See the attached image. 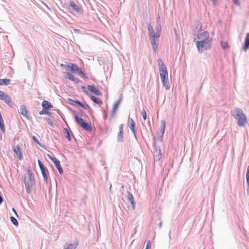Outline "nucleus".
<instances>
[{"instance_id": "obj_38", "label": "nucleus", "mask_w": 249, "mask_h": 249, "mask_svg": "<svg viewBox=\"0 0 249 249\" xmlns=\"http://www.w3.org/2000/svg\"><path fill=\"white\" fill-rule=\"evenodd\" d=\"M246 179L247 184H249V165L247 167V173H246Z\"/></svg>"}, {"instance_id": "obj_17", "label": "nucleus", "mask_w": 249, "mask_h": 249, "mask_svg": "<svg viewBox=\"0 0 249 249\" xmlns=\"http://www.w3.org/2000/svg\"><path fill=\"white\" fill-rule=\"evenodd\" d=\"M42 107L46 110H50L53 107V105L48 101L43 100L42 102Z\"/></svg>"}, {"instance_id": "obj_23", "label": "nucleus", "mask_w": 249, "mask_h": 249, "mask_svg": "<svg viewBox=\"0 0 249 249\" xmlns=\"http://www.w3.org/2000/svg\"><path fill=\"white\" fill-rule=\"evenodd\" d=\"M70 6L72 8L75 12L78 13L80 12V9L79 6L73 1H71L70 3Z\"/></svg>"}, {"instance_id": "obj_43", "label": "nucleus", "mask_w": 249, "mask_h": 249, "mask_svg": "<svg viewBox=\"0 0 249 249\" xmlns=\"http://www.w3.org/2000/svg\"><path fill=\"white\" fill-rule=\"evenodd\" d=\"M66 73V75H65V77L66 78H68L69 79H71V77H72V74H71L70 72H65Z\"/></svg>"}, {"instance_id": "obj_39", "label": "nucleus", "mask_w": 249, "mask_h": 249, "mask_svg": "<svg viewBox=\"0 0 249 249\" xmlns=\"http://www.w3.org/2000/svg\"><path fill=\"white\" fill-rule=\"evenodd\" d=\"M37 162H38V165H39V167L40 170H42V169H44V168H46L44 166V165L42 163V162L39 160H38Z\"/></svg>"}, {"instance_id": "obj_60", "label": "nucleus", "mask_w": 249, "mask_h": 249, "mask_svg": "<svg viewBox=\"0 0 249 249\" xmlns=\"http://www.w3.org/2000/svg\"><path fill=\"white\" fill-rule=\"evenodd\" d=\"M27 62L28 65H29V62L28 61H27Z\"/></svg>"}, {"instance_id": "obj_41", "label": "nucleus", "mask_w": 249, "mask_h": 249, "mask_svg": "<svg viewBox=\"0 0 249 249\" xmlns=\"http://www.w3.org/2000/svg\"><path fill=\"white\" fill-rule=\"evenodd\" d=\"M60 66L62 68H65L67 71H68V69H70V64L69 65H66V64H60Z\"/></svg>"}, {"instance_id": "obj_19", "label": "nucleus", "mask_w": 249, "mask_h": 249, "mask_svg": "<svg viewBox=\"0 0 249 249\" xmlns=\"http://www.w3.org/2000/svg\"><path fill=\"white\" fill-rule=\"evenodd\" d=\"M27 174L28 175V179L30 180V184L35 185V180L34 178V176H33L32 172L30 169L27 170Z\"/></svg>"}, {"instance_id": "obj_28", "label": "nucleus", "mask_w": 249, "mask_h": 249, "mask_svg": "<svg viewBox=\"0 0 249 249\" xmlns=\"http://www.w3.org/2000/svg\"><path fill=\"white\" fill-rule=\"evenodd\" d=\"M155 150L158 152V154L156 155L155 156V158L157 160H159L160 159V156L161 155V150L160 148V147L158 146L154 145Z\"/></svg>"}, {"instance_id": "obj_9", "label": "nucleus", "mask_w": 249, "mask_h": 249, "mask_svg": "<svg viewBox=\"0 0 249 249\" xmlns=\"http://www.w3.org/2000/svg\"><path fill=\"white\" fill-rule=\"evenodd\" d=\"M19 112L28 120L30 119V116L28 114V110L24 105L20 106Z\"/></svg>"}, {"instance_id": "obj_2", "label": "nucleus", "mask_w": 249, "mask_h": 249, "mask_svg": "<svg viewBox=\"0 0 249 249\" xmlns=\"http://www.w3.org/2000/svg\"><path fill=\"white\" fill-rule=\"evenodd\" d=\"M231 115L238 121L237 124L239 126H244L247 122L246 115L240 108L236 107L233 110L231 111Z\"/></svg>"}, {"instance_id": "obj_11", "label": "nucleus", "mask_w": 249, "mask_h": 249, "mask_svg": "<svg viewBox=\"0 0 249 249\" xmlns=\"http://www.w3.org/2000/svg\"><path fill=\"white\" fill-rule=\"evenodd\" d=\"M124 124H121L119 125V131L117 135V142H123L124 141L123 132H124Z\"/></svg>"}, {"instance_id": "obj_52", "label": "nucleus", "mask_w": 249, "mask_h": 249, "mask_svg": "<svg viewBox=\"0 0 249 249\" xmlns=\"http://www.w3.org/2000/svg\"><path fill=\"white\" fill-rule=\"evenodd\" d=\"M247 192L248 195L249 196V184H247Z\"/></svg>"}, {"instance_id": "obj_35", "label": "nucleus", "mask_w": 249, "mask_h": 249, "mask_svg": "<svg viewBox=\"0 0 249 249\" xmlns=\"http://www.w3.org/2000/svg\"><path fill=\"white\" fill-rule=\"evenodd\" d=\"M70 80L73 81L75 84H78V83L81 82L79 79L78 78H75L73 75L71 77Z\"/></svg>"}, {"instance_id": "obj_36", "label": "nucleus", "mask_w": 249, "mask_h": 249, "mask_svg": "<svg viewBox=\"0 0 249 249\" xmlns=\"http://www.w3.org/2000/svg\"><path fill=\"white\" fill-rule=\"evenodd\" d=\"M48 158L53 161V162H55V160H57L58 159L55 158L53 154L52 153L51 154H48Z\"/></svg>"}, {"instance_id": "obj_40", "label": "nucleus", "mask_w": 249, "mask_h": 249, "mask_svg": "<svg viewBox=\"0 0 249 249\" xmlns=\"http://www.w3.org/2000/svg\"><path fill=\"white\" fill-rule=\"evenodd\" d=\"M142 115L143 120H145L146 119L147 115H146V112L144 109H143L142 112Z\"/></svg>"}, {"instance_id": "obj_51", "label": "nucleus", "mask_w": 249, "mask_h": 249, "mask_svg": "<svg viewBox=\"0 0 249 249\" xmlns=\"http://www.w3.org/2000/svg\"><path fill=\"white\" fill-rule=\"evenodd\" d=\"M3 199L1 196L0 195V205L3 202Z\"/></svg>"}, {"instance_id": "obj_48", "label": "nucleus", "mask_w": 249, "mask_h": 249, "mask_svg": "<svg viewBox=\"0 0 249 249\" xmlns=\"http://www.w3.org/2000/svg\"><path fill=\"white\" fill-rule=\"evenodd\" d=\"M233 0L235 4H236V5L240 4V2H239V0Z\"/></svg>"}, {"instance_id": "obj_31", "label": "nucleus", "mask_w": 249, "mask_h": 249, "mask_svg": "<svg viewBox=\"0 0 249 249\" xmlns=\"http://www.w3.org/2000/svg\"><path fill=\"white\" fill-rule=\"evenodd\" d=\"M77 244H69L67 247L64 246V249H75L77 247Z\"/></svg>"}, {"instance_id": "obj_46", "label": "nucleus", "mask_w": 249, "mask_h": 249, "mask_svg": "<svg viewBox=\"0 0 249 249\" xmlns=\"http://www.w3.org/2000/svg\"><path fill=\"white\" fill-rule=\"evenodd\" d=\"M5 94V93L2 91L1 90H0V100L2 99V98L4 95Z\"/></svg>"}, {"instance_id": "obj_4", "label": "nucleus", "mask_w": 249, "mask_h": 249, "mask_svg": "<svg viewBox=\"0 0 249 249\" xmlns=\"http://www.w3.org/2000/svg\"><path fill=\"white\" fill-rule=\"evenodd\" d=\"M74 119L76 123L78 124L80 126L85 130L90 132L92 130V127L90 124L87 123L83 118L74 115Z\"/></svg>"}, {"instance_id": "obj_47", "label": "nucleus", "mask_w": 249, "mask_h": 249, "mask_svg": "<svg viewBox=\"0 0 249 249\" xmlns=\"http://www.w3.org/2000/svg\"><path fill=\"white\" fill-rule=\"evenodd\" d=\"M163 135H162V134H161L159 137H158L157 138V139L158 141H162V138H163Z\"/></svg>"}, {"instance_id": "obj_59", "label": "nucleus", "mask_w": 249, "mask_h": 249, "mask_svg": "<svg viewBox=\"0 0 249 249\" xmlns=\"http://www.w3.org/2000/svg\"><path fill=\"white\" fill-rule=\"evenodd\" d=\"M150 241H149L147 244V245H150Z\"/></svg>"}, {"instance_id": "obj_7", "label": "nucleus", "mask_w": 249, "mask_h": 249, "mask_svg": "<svg viewBox=\"0 0 249 249\" xmlns=\"http://www.w3.org/2000/svg\"><path fill=\"white\" fill-rule=\"evenodd\" d=\"M128 127L130 128L131 130L132 131L133 134L134 135V137L136 139L137 138V135H136V130L135 128V123L134 120L130 118V117L128 118Z\"/></svg>"}, {"instance_id": "obj_6", "label": "nucleus", "mask_w": 249, "mask_h": 249, "mask_svg": "<svg viewBox=\"0 0 249 249\" xmlns=\"http://www.w3.org/2000/svg\"><path fill=\"white\" fill-rule=\"evenodd\" d=\"M147 29L148 31V35L150 38H158L160 37V34L156 33L154 32L152 26L150 24L147 25Z\"/></svg>"}, {"instance_id": "obj_10", "label": "nucleus", "mask_w": 249, "mask_h": 249, "mask_svg": "<svg viewBox=\"0 0 249 249\" xmlns=\"http://www.w3.org/2000/svg\"><path fill=\"white\" fill-rule=\"evenodd\" d=\"M88 89L91 92L98 96H101L102 93L100 90L97 89L94 86L89 85H88Z\"/></svg>"}, {"instance_id": "obj_16", "label": "nucleus", "mask_w": 249, "mask_h": 249, "mask_svg": "<svg viewBox=\"0 0 249 249\" xmlns=\"http://www.w3.org/2000/svg\"><path fill=\"white\" fill-rule=\"evenodd\" d=\"M24 183L27 193L30 194L31 192V187L33 185L30 184V180L28 178H27L26 177L24 178Z\"/></svg>"}, {"instance_id": "obj_22", "label": "nucleus", "mask_w": 249, "mask_h": 249, "mask_svg": "<svg viewBox=\"0 0 249 249\" xmlns=\"http://www.w3.org/2000/svg\"><path fill=\"white\" fill-rule=\"evenodd\" d=\"M128 199L130 201L133 209H135V202L132 194L129 192H128Z\"/></svg>"}, {"instance_id": "obj_33", "label": "nucleus", "mask_w": 249, "mask_h": 249, "mask_svg": "<svg viewBox=\"0 0 249 249\" xmlns=\"http://www.w3.org/2000/svg\"><path fill=\"white\" fill-rule=\"evenodd\" d=\"M11 221L12 224L15 226H18V220L14 216L10 217Z\"/></svg>"}, {"instance_id": "obj_53", "label": "nucleus", "mask_w": 249, "mask_h": 249, "mask_svg": "<svg viewBox=\"0 0 249 249\" xmlns=\"http://www.w3.org/2000/svg\"><path fill=\"white\" fill-rule=\"evenodd\" d=\"M70 102H73V101H74V100L71 99V98H68L67 99Z\"/></svg>"}, {"instance_id": "obj_15", "label": "nucleus", "mask_w": 249, "mask_h": 249, "mask_svg": "<svg viewBox=\"0 0 249 249\" xmlns=\"http://www.w3.org/2000/svg\"><path fill=\"white\" fill-rule=\"evenodd\" d=\"M13 151L14 153L16 154L17 157L19 160H21L23 159V156L22 152L20 150V147L19 145H17L14 148Z\"/></svg>"}, {"instance_id": "obj_44", "label": "nucleus", "mask_w": 249, "mask_h": 249, "mask_svg": "<svg viewBox=\"0 0 249 249\" xmlns=\"http://www.w3.org/2000/svg\"><path fill=\"white\" fill-rule=\"evenodd\" d=\"M46 120L47 122L48 123V124L50 125H51V126H53V123L52 120L49 118H47L46 119Z\"/></svg>"}, {"instance_id": "obj_30", "label": "nucleus", "mask_w": 249, "mask_h": 249, "mask_svg": "<svg viewBox=\"0 0 249 249\" xmlns=\"http://www.w3.org/2000/svg\"><path fill=\"white\" fill-rule=\"evenodd\" d=\"M63 133L65 134V137L68 139L69 141H71V137L70 136V133L69 130L68 128H65L63 129Z\"/></svg>"}, {"instance_id": "obj_13", "label": "nucleus", "mask_w": 249, "mask_h": 249, "mask_svg": "<svg viewBox=\"0 0 249 249\" xmlns=\"http://www.w3.org/2000/svg\"><path fill=\"white\" fill-rule=\"evenodd\" d=\"M122 100V95L120 96V98L114 104L112 112H111V117H113L115 115V112L117 111L120 104L121 103Z\"/></svg>"}, {"instance_id": "obj_8", "label": "nucleus", "mask_w": 249, "mask_h": 249, "mask_svg": "<svg viewBox=\"0 0 249 249\" xmlns=\"http://www.w3.org/2000/svg\"><path fill=\"white\" fill-rule=\"evenodd\" d=\"M210 34L208 31H204L203 33L197 35V38L199 40L212 41L209 38Z\"/></svg>"}, {"instance_id": "obj_42", "label": "nucleus", "mask_w": 249, "mask_h": 249, "mask_svg": "<svg viewBox=\"0 0 249 249\" xmlns=\"http://www.w3.org/2000/svg\"><path fill=\"white\" fill-rule=\"evenodd\" d=\"M32 139H33V140H34V141L35 142H36V143H37L39 145L41 146V143L39 142L38 141L37 138L36 136H33L32 137Z\"/></svg>"}, {"instance_id": "obj_56", "label": "nucleus", "mask_w": 249, "mask_h": 249, "mask_svg": "<svg viewBox=\"0 0 249 249\" xmlns=\"http://www.w3.org/2000/svg\"><path fill=\"white\" fill-rule=\"evenodd\" d=\"M107 118V114H105L104 116V119H106Z\"/></svg>"}, {"instance_id": "obj_32", "label": "nucleus", "mask_w": 249, "mask_h": 249, "mask_svg": "<svg viewBox=\"0 0 249 249\" xmlns=\"http://www.w3.org/2000/svg\"><path fill=\"white\" fill-rule=\"evenodd\" d=\"M39 114L40 115H43V114H46L48 115H50L51 114V113L49 111V110H46L44 108L41 111H39Z\"/></svg>"}, {"instance_id": "obj_34", "label": "nucleus", "mask_w": 249, "mask_h": 249, "mask_svg": "<svg viewBox=\"0 0 249 249\" xmlns=\"http://www.w3.org/2000/svg\"><path fill=\"white\" fill-rule=\"evenodd\" d=\"M83 108L87 109L89 114H91V113L93 112V110L91 109V108L88 104L85 105Z\"/></svg>"}, {"instance_id": "obj_37", "label": "nucleus", "mask_w": 249, "mask_h": 249, "mask_svg": "<svg viewBox=\"0 0 249 249\" xmlns=\"http://www.w3.org/2000/svg\"><path fill=\"white\" fill-rule=\"evenodd\" d=\"M73 103H74L78 106L81 107L83 108L84 107V106H85V105L83 104L81 102H80L78 100H74V101H73Z\"/></svg>"}, {"instance_id": "obj_24", "label": "nucleus", "mask_w": 249, "mask_h": 249, "mask_svg": "<svg viewBox=\"0 0 249 249\" xmlns=\"http://www.w3.org/2000/svg\"><path fill=\"white\" fill-rule=\"evenodd\" d=\"M156 38H150V43H151V46H152V49L153 50V51L155 52H156V51H157L158 50V45L156 44V40H155Z\"/></svg>"}, {"instance_id": "obj_26", "label": "nucleus", "mask_w": 249, "mask_h": 249, "mask_svg": "<svg viewBox=\"0 0 249 249\" xmlns=\"http://www.w3.org/2000/svg\"><path fill=\"white\" fill-rule=\"evenodd\" d=\"M11 80L9 79H0V86H7L10 84Z\"/></svg>"}, {"instance_id": "obj_55", "label": "nucleus", "mask_w": 249, "mask_h": 249, "mask_svg": "<svg viewBox=\"0 0 249 249\" xmlns=\"http://www.w3.org/2000/svg\"><path fill=\"white\" fill-rule=\"evenodd\" d=\"M145 249H149V245H146V246Z\"/></svg>"}, {"instance_id": "obj_21", "label": "nucleus", "mask_w": 249, "mask_h": 249, "mask_svg": "<svg viewBox=\"0 0 249 249\" xmlns=\"http://www.w3.org/2000/svg\"><path fill=\"white\" fill-rule=\"evenodd\" d=\"M42 176L43 177L44 181L46 183H47L48 182V175L47 174L48 173V169L45 168L44 169H43L42 170H40Z\"/></svg>"}, {"instance_id": "obj_27", "label": "nucleus", "mask_w": 249, "mask_h": 249, "mask_svg": "<svg viewBox=\"0 0 249 249\" xmlns=\"http://www.w3.org/2000/svg\"><path fill=\"white\" fill-rule=\"evenodd\" d=\"M160 124H161V125H160V131L161 132V134H162V135H163V134L164 133V131H165V129L166 121L163 120H161Z\"/></svg>"}, {"instance_id": "obj_45", "label": "nucleus", "mask_w": 249, "mask_h": 249, "mask_svg": "<svg viewBox=\"0 0 249 249\" xmlns=\"http://www.w3.org/2000/svg\"><path fill=\"white\" fill-rule=\"evenodd\" d=\"M228 47V43L226 42L224 44H222V48L224 49H226Z\"/></svg>"}, {"instance_id": "obj_18", "label": "nucleus", "mask_w": 249, "mask_h": 249, "mask_svg": "<svg viewBox=\"0 0 249 249\" xmlns=\"http://www.w3.org/2000/svg\"><path fill=\"white\" fill-rule=\"evenodd\" d=\"M1 100L4 101L5 103L8 106H9L10 107H12V105H11L12 101H11V98L8 94L5 93Z\"/></svg>"}, {"instance_id": "obj_5", "label": "nucleus", "mask_w": 249, "mask_h": 249, "mask_svg": "<svg viewBox=\"0 0 249 249\" xmlns=\"http://www.w3.org/2000/svg\"><path fill=\"white\" fill-rule=\"evenodd\" d=\"M70 69L71 70L72 72H77L82 77L87 78L85 73L81 70L80 68L78 67L77 65L73 63H70Z\"/></svg>"}, {"instance_id": "obj_58", "label": "nucleus", "mask_w": 249, "mask_h": 249, "mask_svg": "<svg viewBox=\"0 0 249 249\" xmlns=\"http://www.w3.org/2000/svg\"><path fill=\"white\" fill-rule=\"evenodd\" d=\"M82 89H86V88L85 86H82Z\"/></svg>"}, {"instance_id": "obj_20", "label": "nucleus", "mask_w": 249, "mask_h": 249, "mask_svg": "<svg viewBox=\"0 0 249 249\" xmlns=\"http://www.w3.org/2000/svg\"><path fill=\"white\" fill-rule=\"evenodd\" d=\"M53 163H54L55 167L58 170L59 174H62L63 173V170L61 166L60 161L58 160H55V162H54Z\"/></svg>"}, {"instance_id": "obj_12", "label": "nucleus", "mask_w": 249, "mask_h": 249, "mask_svg": "<svg viewBox=\"0 0 249 249\" xmlns=\"http://www.w3.org/2000/svg\"><path fill=\"white\" fill-rule=\"evenodd\" d=\"M242 49L244 52H247L249 49V33L246 34Z\"/></svg>"}, {"instance_id": "obj_54", "label": "nucleus", "mask_w": 249, "mask_h": 249, "mask_svg": "<svg viewBox=\"0 0 249 249\" xmlns=\"http://www.w3.org/2000/svg\"><path fill=\"white\" fill-rule=\"evenodd\" d=\"M169 238V239L171 238V231H170L168 233Z\"/></svg>"}, {"instance_id": "obj_14", "label": "nucleus", "mask_w": 249, "mask_h": 249, "mask_svg": "<svg viewBox=\"0 0 249 249\" xmlns=\"http://www.w3.org/2000/svg\"><path fill=\"white\" fill-rule=\"evenodd\" d=\"M84 92L89 97L91 100H92L95 104L99 105L102 104V101L101 100H99L96 97L89 94V91L87 90H85Z\"/></svg>"}, {"instance_id": "obj_1", "label": "nucleus", "mask_w": 249, "mask_h": 249, "mask_svg": "<svg viewBox=\"0 0 249 249\" xmlns=\"http://www.w3.org/2000/svg\"><path fill=\"white\" fill-rule=\"evenodd\" d=\"M159 72L163 86L166 90L170 89L167 69L160 59L158 60Z\"/></svg>"}, {"instance_id": "obj_25", "label": "nucleus", "mask_w": 249, "mask_h": 249, "mask_svg": "<svg viewBox=\"0 0 249 249\" xmlns=\"http://www.w3.org/2000/svg\"><path fill=\"white\" fill-rule=\"evenodd\" d=\"M160 19V17L159 16L158 18H157V22L156 23V26L155 27V31L156 33H159L160 34V33L161 31V26L160 25V23L159 21V20Z\"/></svg>"}, {"instance_id": "obj_49", "label": "nucleus", "mask_w": 249, "mask_h": 249, "mask_svg": "<svg viewBox=\"0 0 249 249\" xmlns=\"http://www.w3.org/2000/svg\"><path fill=\"white\" fill-rule=\"evenodd\" d=\"M12 211L14 212V213H15V214L16 215V216H17V217H18V214H17V212H16V210L15 209V208H12Z\"/></svg>"}, {"instance_id": "obj_3", "label": "nucleus", "mask_w": 249, "mask_h": 249, "mask_svg": "<svg viewBox=\"0 0 249 249\" xmlns=\"http://www.w3.org/2000/svg\"><path fill=\"white\" fill-rule=\"evenodd\" d=\"M212 41L198 40L196 42V46L198 51L203 52L211 47Z\"/></svg>"}, {"instance_id": "obj_57", "label": "nucleus", "mask_w": 249, "mask_h": 249, "mask_svg": "<svg viewBox=\"0 0 249 249\" xmlns=\"http://www.w3.org/2000/svg\"><path fill=\"white\" fill-rule=\"evenodd\" d=\"M161 225H162V223L160 222L159 225L160 228L161 227Z\"/></svg>"}, {"instance_id": "obj_29", "label": "nucleus", "mask_w": 249, "mask_h": 249, "mask_svg": "<svg viewBox=\"0 0 249 249\" xmlns=\"http://www.w3.org/2000/svg\"><path fill=\"white\" fill-rule=\"evenodd\" d=\"M0 129L1 131L3 133H4L5 132L4 124L3 120L2 117V116H1V117H0Z\"/></svg>"}, {"instance_id": "obj_50", "label": "nucleus", "mask_w": 249, "mask_h": 249, "mask_svg": "<svg viewBox=\"0 0 249 249\" xmlns=\"http://www.w3.org/2000/svg\"><path fill=\"white\" fill-rule=\"evenodd\" d=\"M199 27H200V29H201L202 28V25L200 24V23L197 22V28H198Z\"/></svg>"}]
</instances>
